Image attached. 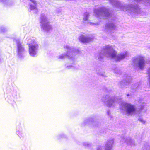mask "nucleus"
Segmentation results:
<instances>
[{"mask_svg": "<svg viewBox=\"0 0 150 150\" xmlns=\"http://www.w3.org/2000/svg\"><path fill=\"white\" fill-rule=\"evenodd\" d=\"M106 105L109 107H111L112 106V104H105Z\"/></svg>", "mask_w": 150, "mask_h": 150, "instance_id": "nucleus-23", "label": "nucleus"}, {"mask_svg": "<svg viewBox=\"0 0 150 150\" xmlns=\"http://www.w3.org/2000/svg\"><path fill=\"white\" fill-rule=\"evenodd\" d=\"M28 44L29 54L32 57H35L37 56L38 49L39 45L34 39L30 38L28 40Z\"/></svg>", "mask_w": 150, "mask_h": 150, "instance_id": "nucleus-4", "label": "nucleus"}, {"mask_svg": "<svg viewBox=\"0 0 150 150\" xmlns=\"http://www.w3.org/2000/svg\"><path fill=\"white\" fill-rule=\"evenodd\" d=\"M116 52L113 49L112 46L107 45L105 46L102 51L98 59L101 60L100 57L102 55L115 59L116 61H120L129 56V53L127 51L123 52L116 55Z\"/></svg>", "mask_w": 150, "mask_h": 150, "instance_id": "nucleus-1", "label": "nucleus"}, {"mask_svg": "<svg viewBox=\"0 0 150 150\" xmlns=\"http://www.w3.org/2000/svg\"><path fill=\"white\" fill-rule=\"evenodd\" d=\"M137 60V59H134V60H133V62L135 64H136V63H135L136 62V61Z\"/></svg>", "mask_w": 150, "mask_h": 150, "instance_id": "nucleus-32", "label": "nucleus"}, {"mask_svg": "<svg viewBox=\"0 0 150 150\" xmlns=\"http://www.w3.org/2000/svg\"><path fill=\"white\" fill-rule=\"evenodd\" d=\"M21 132H22V131H20V132H19V131H17V132H16L17 134L19 136H21V133H21Z\"/></svg>", "mask_w": 150, "mask_h": 150, "instance_id": "nucleus-26", "label": "nucleus"}, {"mask_svg": "<svg viewBox=\"0 0 150 150\" xmlns=\"http://www.w3.org/2000/svg\"><path fill=\"white\" fill-rule=\"evenodd\" d=\"M64 135H61L60 136H59L58 137V139H60V137H61V138L64 137Z\"/></svg>", "mask_w": 150, "mask_h": 150, "instance_id": "nucleus-30", "label": "nucleus"}, {"mask_svg": "<svg viewBox=\"0 0 150 150\" xmlns=\"http://www.w3.org/2000/svg\"><path fill=\"white\" fill-rule=\"evenodd\" d=\"M137 2H140L142 1L144 3L145 5L147 6H150V0H135Z\"/></svg>", "mask_w": 150, "mask_h": 150, "instance_id": "nucleus-18", "label": "nucleus"}, {"mask_svg": "<svg viewBox=\"0 0 150 150\" xmlns=\"http://www.w3.org/2000/svg\"><path fill=\"white\" fill-rule=\"evenodd\" d=\"M131 77L129 76L126 79V81H128V83L130 81V79H131Z\"/></svg>", "mask_w": 150, "mask_h": 150, "instance_id": "nucleus-24", "label": "nucleus"}, {"mask_svg": "<svg viewBox=\"0 0 150 150\" xmlns=\"http://www.w3.org/2000/svg\"><path fill=\"white\" fill-rule=\"evenodd\" d=\"M83 145L85 147H89L90 146V144L88 142H85L83 143Z\"/></svg>", "mask_w": 150, "mask_h": 150, "instance_id": "nucleus-21", "label": "nucleus"}, {"mask_svg": "<svg viewBox=\"0 0 150 150\" xmlns=\"http://www.w3.org/2000/svg\"><path fill=\"white\" fill-rule=\"evenodd\" d=\"M143 108H144V107H141V108H140V110H142H142H143Z\"/></svg>", "mask_w": 150, "mask_h": 150, "instance_id": "nucleus-33", "label": "nucleus"}, {"mask_svg": "<svg viewBox=\"0 0 150 150\" xmlns=\"http://www.w3.org/2000/svg\"><path fill=\"white\" fill-rule=\"evenodd\" d=\"M40 26L41 30L44 31H48L52 28L49 24L47 14L42 13L41 14L40 20Z\"/></svg>", "mask_w": 150, "mask_h": 150, "instance_id": "nucleus-8", "label": "nucleus"}, {"mask_svg": "<svg viewBox=\"0 0 150 150\" xmlns=\"http://www.w3.org/2000/svg\"><path fill=\"white\" fill-rule=\"evenodd\" d=\"M22 150H28V149L26 147L24 146L22 148Z\"/></svg>", "mask_w": 150, "mask_h": 150, "instance_id": "nucleus-27", "label": "nucleus"}, {"mask_svg": "<svg viewBox=\"0 0 150 150\" xmlns=\"http://www.w3.org/2000/svg\"><path fill=\"white\" fill-rule=\"evenodd\" d=\"M147 74H149V82L150 86V70L149 69L147 71Z\"/></svg>", "mask_w": 150, "mask_h": 150, "instance_id": "nucleus-20", "label": "nucleus"}, {"mask_svg": "<svg viewBox=\"0 0 150 150\" xmlns=\"http://www.w3.org/2000/svg\"><path fill=\"white\" fill-rule=\"evenodd\" d=\"M13 42L16 44L17 48L16 52L18 57L20 58H23L25 57L26 54V51L24 45L19 38H14L13 40Z\"/></svg>", "mask_w": 150, "mask_h": 150, "instance_id": "nucleus-6", "label": "nucleus"}, {"mask_svg": "<svg viewBox=\"0 0 150 150\" xmlns=\"http://www.w3.org/2000/svg\"><path fill=\"white\" fill-rule=\"evenodd\" d=\"M1 31L2 32H4L6 31V29L4 27H1Z\"/></svg>", "mask_w": 150, "mask_h": 150, "instance_id": "nucleus-22", "label": "nucleus"}, {"mask_svg": "<svg viewBox=\"0 0 150 150\" xmlns=\"http://www.w3.org/2000/svg\"><path fill=\"white\" fill-rule=\"evenodd\" d=\"M100 75L103 76H105V75L104 74V73H100Z\"/></svg>", "mask_w": 150, "mask_h": 150, "instance_id": "nucleus-29", "label": "nucleus"}, {"mask_svg": "<svg viewBox=\"0 0 150 150\" xmlns=\"http://www.w3.org/2000/svg\"><path fill=\"white\" fill-rule=\"evenodd\" d=\"M138 120L142 123L144 124L146 122V121L144 120L141 117H139L138 119Z\"/></svg>", "mask_w": 150, "mask_h": 150, "instance_id": "nucleus-19", "label": "nucleus"}, {"mask_svg": "<svg viewBox=\"0 0 150 150\" xmlns=\"http://www.w3.org/2000/svg\"><path fill=\"white\" fill-rule=\"evenodd\" d=\"M113 143V139H112L108 140L105 144V150H111ZM103 147L99 146L98 147L97 150H103Z\"/></svg>", "mask_w": 150, "mask_h": 150, "instance_id": "nucleus-9", "label": "nucleus"}, {"mask_svg": "<svg viewBox=\"0 0 150 150\" xmlns=\"http://www.w3.org/2000/svg\"><path fill=\"white\" fill-rule=\"evenodd\" d=\"M107 114L109 116H110V111H107Z\"/></svg>", "mask_w": 150, "mask_h": 150, "instance_id": "nucleus-28", "label": "nucleus"}, {"mask_svg": "<svg viewBox=\"0 0 150 150\" xmlns=\"http://www.w3.org/2000/svg\"><path fill=\"white\" fill-rule=\"evenodd\" d=\"M115 98L114 97H110L109 95H103L101 100L104 102H107V103H112L115 100Z\"/></svg>", "mask_w": 150, "mask_h": 150, "instance_id": "nucleus-10", "label": "nucleus"}, {"mask_svg": "<svg viewBox=\"0 0 150 150\" xmlns=\"http://www.w3.org/2000/svg\"><path fill=\"white\" fill-rule=\"evenodd\" d=\"M110 3L115 7L124 11H127L129 14H132L136 13L138 10V6L136 4H122L117 0H109Z\"/></svg>", "mask_w": 150, "mask_h": 150, "instance_id": "nucleus-3", "label": "nucleus"}, {"mask_svg": "<svg viewBox=\"0 0 150 150\" xmlns=\"http://www.w3.org/2000/svg\"><path fill=\"white\" fill-rule=\"evenodd\" d=\"M120 106V109L128 116L137 114L136 107L131 104H121Z\"/></svg>", "mask_w": 150, "mask_h": 150, "instance_id": "nucleus-5", "label": "nucleus"}, {"mask_svg": "<svg viewBox=\"0 0 150 150\" xmlns=\"http://www.w3.org/2000/svg\"><path fill=\"white\" fill-rule=\"evenodd\" d=\"M29 3L30 10V11L34 10L35 13H37L38 9L36 7L37 3L34 0H30Z\"/></svg>", "mask_w": 150, "mask_h": 150, "instance_id": "nucleus-14", "label": "nucleus"}, {"mask_svg": "<svg viewBox=\"0 0 150 150\" xmlns=\"http://www.w3.org/2000/svg\"><path fill=\"white\" fill-rule=\"evenodd\" d=\"M8 1L7 0H0V2H3L4 3H5Z\"/></svg>", "mask_w": 150, "mask_h": 150, "instance_id": "nucleus-25", "label": "nucleus"}, {"mask_svg": "<svg viewBox=\"0 0 150 150\" xmlns=\"http://www.w3.org/2000/svg\"><path fill=\"white\" fill-rule=\"evenodd\" d=\"M64 48L67 50V52L66 54H62L57 56V58L60 59H64L67 57L71 61L72 65H67L66 68L67 69H77L78 67L74 64H73L75 60L74 56L78 54L79 50L78 49L74 47H70L68 45H66Z\"/></svg>", "mask_w": 150, "mask_h": 150, "instance_id": "nucleus-2", "label": "nucleus"}, {"mask_svg": "<svg viewBox=\"0 0 150 150\" xmlns=\"http://www.w3.org/2000/svg\"><path fill=\"white\" fill-rule=\"evenodd\" d=\"M120 142H124L128 145H134L135 144V142L134 140L131 139L129 137L125 138H124V135L121 137V140H120Z\"/></svg>", "mask_w": 150, "mask_h": 150, "instance_id": "nucleus-12", "label": "nucleus"}, {"mask_svg": "<svg viewBox=\"0 0 150 150\" xmlns=\"http://www.w3.org/2000/svg\"><path fill=\"white\" fill-rule=\"evenodd\" d=\"M94 12L97 17L100 18L105 19L112 17V15L110 14L109 10L105 7H101L99 9H95Z\"/></svg>", "mask_w": 150, "mask_h": 150, "instance_id": "nucleus-7", "label": "nucleus"}, {"mask_svg": "<svg viewBox=\"0 0 150 150\" xmlns=\"http://www.w3.org/2000/svg\"><path fill=\"white\" fill-rule=\"evenodd\" d=\"M127 96H130V95L129 94H127Z\"/></svg>", "mask_w": 150, "mask_h": 150, "instance_id": "nucleus-34", "label": "nucleus"}, {"mask_svg": "<svg viewBox=\"0 0 150 150\" xmlns=\"http://www.w3.org/2000/svg\"><path fill=\"white\" fill-rule=\"evenodd\" d=\"M79 40L83 43H87L91 41L93 38L90 37L86 36L83 35H81L79 38Z\"/></svg>", "mask_w": 150, "mask_h": 150, "instance_id": "nucleus-13", "label": "nucleus"}, {"mask_svg": "<svg viewBox=\"0 0 150 150\" xmlns=\"http://www.w3.org/2000/svg\"><path fill=\"white\" fill-rule=\"evenodd\" d=\"M146 150H149V149H150V147L149 146H146Z\"/></svg>", "mask_w": 150, "mask_h": 150, "instance_id": "nucleus-31", "label": "nucleus"}, {"mask_svg": "<svg viewBox=\"0 0 150 150\" xmlns=\"http://www.w3.org/2000/svg\"><path fill=\"white\" fill-rule=\"evenodd\" d=\"M106 27L109 29L114 30L116 26L114 23H110L106 25Z\"/></svg>", "mask_w": 150, "mask_h": 150, "instance_id": "nucleus-17", "label": "nucleus"}, {"mask_svg": "<svg viewBox=\"0 0 150 150\" xmlns=\"http://www.w3.org/2000/svg\"><path fill=\"white\" fill-rule=\"evenodd\" d=\"M94 121V119L92 118L85 120L83 122L84 125H88L92 123Z\"/></svg>", "mask_w": 150, "mask_h": 150, "instance_id": "nucleus-16", "label": "nucleus"}, {"mask_svg": "<svg viewBox=\"0 0 150 150\" xmlns=\"http://www.w3.org/2000/svg\"><path fill=\"white\" fill-rule=\"evenodd\" d=\"M146 62L144 58L142 57H139L137 60V66L140 69H143L145 65Z\"/></svg>", "mask_w": 150, "mask_h": 150, "instance_id": "nucleus-11", "label": "nucleus"}, {"mask_svg": "<svg viewBox=\"0 0 150 150\" xmlns=\"http://www.w3.org/2000/svg\"><path fill=\"white\" fill-rule=\"evenodd\" d=\"M89 16V14L88 13L86 12L84 13L83 18V21H84V23H89L92 25H97L98 24H97L96 23L90 22V21L88 20Z\"/></svg>", "mask_w": 150, "mask_h": 150, "instance_id": "nucleus-15", "label": "nucleus"}, {"mask_svg": "<svg viewBox=\"0 0 150 150\" xmlns=\"http://www.w3.org/2000/svg\"><path fill=\"white\" fill-rule=\"evenodd\" d=\"M146 109L145 110H144V111H143V112H145V111H146Z\"/></svg>", "mask_w": 150, "mask_h": 150, "instance_id": "nucleus-35", "label": "nucleus"}]
</instances>
